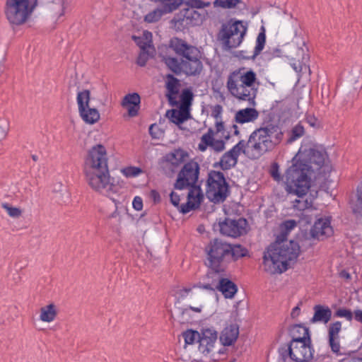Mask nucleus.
<instances>
[{
	"label": "nucleus",
	"instance_id": "1",
	"mask_svg": "<svg viewBox=\"0 0 362 362\" xmlns=\"http://www.w3.org/2000/svg\"><path fill=\"white\" fill-rule=\"evenodd\" d=\"M287 235V232L282 231L266 248L263 255L265 272L271 274H282L291 267V262H296L300 247L296 241H288Z\"/></svg>",
	"mask_w": 362,
	"mask_h": 362
},
{
	"label": "nucleus",
	"instance_id": "2",
	"mask_svg": "<svg viewBox=\"0 0 362 362\" xmlns=\"http://www.w3.org/2000/svg\"><path fill=\"white\" fill-rule=\"evenodd\" d=\"M84 173L89 186L97 192L110 190L113 186L107 166L105 147L102 144L93 146L85 159Z\"/></svg>",
	"mask_w": 362,
	"mask_h": 362
},
{
	"label": "nucleus",
	"instance_id": "3",
	"mask_svg": "<svg viewBox=\"0 0 362 362\" xmlns=\"http://www.w3.org/2000/svg\"><path fill=\"white\" fill-rule=\"evenodd\" d=\"M284 137L281 128L274 124L271 113L262 122V126L255 130L247 142V147L256 151L258 156L273 150Z\"/></svg>",
	"mask_w": 362,
	"mask_h": 362
},
{
	"label": "nucleus",
	"instance_id": "4",
	"mask_svg": "<svg viewBox=\"0 0 362 362\" xmlns=\"http://www.w3.org/2000/svg\"><path fill=\"white\" fill-rule=\"evenodd\" d=\"M291 162L292 165L285 173V189L288 194L296 195L303 199L311 187V177L308 174L313 171L300 157L296 158V154Z\"/></svg>",
	"mask_w": 362,
	"mask_h": 362
},
{
	"label": "nucleus",
	"instance_id": "5",
	"mask_svg": "<svg viewBox=\"0 0 362 362\" xmlns=\"http://www.w3.org/2000/svg\"><path fill=\"white\" fill-rule=\"evenodd\" d=\"M230 243L214 238L205 247L206 265L215 274H224L228 265Z\"/></svg>",
	"mask_w": 362,
	"mask_h": 362
},
{
	"label": "nucleus",
	"instance_id": "6",
	"mask_svg": "<svg viewBox=\"0 0 362 362\" xmlns=\"http://www.w3.org/2000/svg\"><path fill=\"white\" fill-rule=\"evenodd\" d=\"M247 27L243 21L230 18L226 23H223L218 34V38L223 43L226 50L236 48L242 43Z\"/></svg>",
	"mask_w": 362,
	"mask_h": 362
},
{
	"label": "nucleus",
	"instance_id": "7",
	"mask_svg": "<svg viewBox=\"0 0 362 362\" xmlns=\"http://www.w3.org/2000/svg\"><path fill=\"white\" fill-rule=\"evenodd\" d=\"M38 6V0H6L5 14L15 25L24 24Z\"/></svg>",
	"mask_w": 362,
	"mask_h": 362
},
{
	"label": "nucleus",
	"instance_id": "8",
	"mask_svg": "<svg viewBox=\"0 0 362 362\" xmlns=\"http://www.w3.org/2000/svg\"><path fill=\"white\" fill-rule=\"evenodd\" d=\"M206 196L214 203L223 202L230 193V185L223 173L210 170L206 182Z\"/></svg>",
	"mask_w": 362,
	"mask_h": 362
},
{
	"label": "nucleus",
	"instance_id": "9",
	"mask_svg": "<svg viewBox=\"0 0 362 362\" xmlns=\"http://www.w3.org/2000/svg\"><path fill=\"white\" fill-rule=\"evenodd\" d=\"M227 88L231 95L240 100L247 101L252 106L256 105L255 98L257 94V87H252L246 82H243L238 78L230 74L228 78Z\"/></svg>",
	"mask_w": 362,
	"mask_h": 362
},
{
	"label": "nucleus",
	"instance_id": "10",
	"mask_svg": "<svg viewBox=\"0 0 362 362\" xmlns=\"http://www.w3.org/2000/svg\"><path fill=\"white\" fill-rule=\"evenodd\" d=\"M204 16L196 10L185 6L177 13L170 23L176 31H183L189 27L198 26L202 24Z\"/></svg>",
	"mask_w": 362,
	"mask_h": 362
},
{
	"label": "nucleus",
	"instance_id": "11",
	"mask_svg": "<svg viewBox=\"0 0 362 362\" xmlns=\"http://www.w3.org/2000/svg\"><path fill=\"white\" fill-rule=\"evenodd\" d=\"M327 156L326 151L317 145H313L308 148L300 147L296 153V158L300 157L305 164L310 167L313 173L324 165Z\"/></svg>",
	"mask_w": 362,
	"mask_h": 362
},
{
	"label": "nucleus",
	"instance_id": "12",
	"mask_svg": "<svg viewBox=\"0 0 362 362\" xmlns=\"http://www.w3.org/2000/svg\"><path fill=\"white\" fill-rule=\"evenodd\" d=\"M200 173L199 164L194 160L184 163L181 170L177 175V178L173 185L174 189L178 190L186 189V187L190 183H194L199 180Z\"/></svg>",
	"mask_w": 362,
	"mask_h": 362
},
{
	"label": "nucleus",
	"instance_id": "13",
	"mask_svg": "<svg viewBox=\"0 0 362 362\" xmlns=\"http://www.w3.org/2000/svg\"><path fill=\"white\" fill-rule=\"evenodd\" d=\"M90 90H83L78 93L76 101L79 115L86 123L93 124L100 119V113L96 108L90 107Z\"/></svg>",
	"mask_w": 362,
	"mask_h": 362
},
{
	"label": "nucleus",
	"instance_id": "14",
	"mask_svg": "<svg viewBox=\"0 0 362 362\" xmlns=\"http://www.w3.org/2000/svg\"><path fill=\"white\" fill-rule=\"evenodd\" d=\"M248 222L245 218L238 220L225 218L218 221L219 231L222 235L237 238L247 233Z\"/></svg>",
	"mask_w": 362,
	"mask_h": 362
},
{
	"label": "nucleus",
	"instance_id": "15",
	"mask_svg": "<svg viewBox=\"0 0 362 362\" xmlns=\"http://www.w3.org/2000/svg\"><path fill=\"white\" fill-rule=\"evenodd\" d=\"M313 351L311 342L307 341L290 342L286 350L287 355L295 362H309L313 358Z\"/></svg>",
	"mask_w": 362,
	"mask_h": 362
},
{
	"label": "nucleus",
	"instance_id": "16",
	"mask_svg": "<svg viewBox=\"0 0 362 362\" xmlns=\"http://www.w3.org/2000/svg\"><path fill=\"white\" fill-rule=\"evenodd\" d=\"M193 53L184 55L182 59L183 73L187 76H199L203 70V64L200 60L201 53L198 48Z\"/></svg>",
	"mask_w": 362,
	"mask_h": 362
},
{
	"label": "nucleus",
	"instance_id": "17",
	"mask_svg": "<svg viewBox=\"0 0 362 362\" xmlns=\"http://www.w3.org/2000/svg\"><path fill=\"white\" fill-rule=\"evenodd\" d=\"M184 0H175L168 3H160L162 6L148 13L144 16V21L148 23H153L159 21L162 16L170 13L182 6Z\"/></svg>",
	"mask_w": 362,
	"mask_h": 362
},
{
	"label": "nucleus",
	"instance_id": "18",
	"mask_svg": "<svg viewBox=\"0 0 362 362\" xmlns=\"http://www.w3.org/2000/svg\"><path fill=\"white\" fill-rule=\"evenodd\" d=\"M333 234V229L329 218H318L315 221L309 232L308 238L323 240Z\"/></svg>",
	"mask_w": 362,
	"mask_h": 362
},
{
	"label": "nucleus",
	"instance_id": "19",
	"mask_svg": "<svg viewBox=\"0 0 362 362\" xmlns=\"http://www.w3.org/2000/svg\"><path fill=\"white\" fill-rule=\"evenodd\" d=\"M218 332L213 328L202 329L199 333V351L208 354L217 340Z\"/></svg>",
	"mask_w": 362,
	"mask_h": 362
},
{
	"label": "nucleus",
	"instance_id": "20",
	"mask_svg": "<svg viewBox=\"0 0 362 362\" xmlns=\"http://www.w3.org/2000/svg\"><path fill=\"white\" fill-rule=\"evenodd\" d=\"M165 88L167 93L165 95L169 104L174 107L178 106L179 102L176 100V96L179 93V87L180 86V80L173 74H168L165 76Z\"/></svg>",
	"mask_w": 362,
	"mask_h": 362
},
{
	"label": "nucleus",
	"instance_id": "21",
	"mask_svg": "<svg viewBox=\"0 0 362 362\" xmlns=\"http://www.w3.org/2000/svg\"><path fill=\"white\" fill-rule=\"evenodd\" d=\"M216 290L222 293L225 298L232 299L238 292V286L230 279L218 276Z\"/></svg>",
	"mask_w": 362,
	"mask_h": 362
},
{
	"label": "nucleus",
	"instance_id": "22",
	"mask_svg": "<svg viewBox=\"0 0 362 362\" xmlns=\"http://www.w3.org/2000/svg\"><path fill=\"white\" fill-rule=\"evenodd\" d=\"M141 98L137 93H128L122 99V106L127 107L128 115L134 117L138 115L140 109Z\"/></svg>",
	"mask_w": 362,
	"mask_h": 362
},
{
	"label": "nucleus",
	"instance_id": "23",
	"mask_svg": "<svg viewBox=\"0 0 362 362\" xmlns=\"http://www.w3.org/2000/svg\"><path fill=\"white\" fill-rule=\"evenodd\" d=\"M341 329V322L337 321L329 325L328 329V342L332 352L340 354V344L339 333Z\"/></svg>",
	"mask_w": 362,
	"mask_h": 362
},
{
	"label": "nucleus",
	"instance_id": "24",
	"mask_svg": "<svg viewBox=\"0 0 362 362\" xmlns=\"http://www.w3.org/2000/svg\"><path fill=\"white\" fill-rule=\"evenodd\" d=\"M292 339L290 342L302 343L303 341L311 342L309 328L303 324H295L288 329Z\"/></svg>",
	"mask_w": 362,
	"mask_h": 362
},
{
	"label": "nucleus",
	"instance_id": "25",
	"mask_svg": "<svg viewBox=\"0 0 362 362\" xmlns=\"http://www.w3.org/2000/svg\"><path fill=\"white\" fill-rule=\"evenodd\" d=\"M238 336L239 326L237 324H230L222 330L219 339L224 346H229L234 344Z\"/></svg>",
	"mask_w": 362,
	"mask_h": 362
},
{
	"label": "nucleus",
	"instance_id": "26",
	"mask_svg": "<svg viewBox=\"0 0 362 362\" xmlns=\"http://www.w3.org/2000/svg\"><path fill=\"white\" fill-rule=\"evenodd\" d=\"M266 43V34H265V30L264 27H262V31L259 33L257 40H256V45L255 47V49L253 52L252 55H246L247 52L246 51H239L236 56L239 58H242L244 59H255L257 56H258L262 51L263 50L264 45Z\"/></svg>",
	"mask_w": 362,
	"mask_h": 362
},
{
	"label": "nucleus",
	"instance_id": "27",
	"mask_svg": "<svg viewBox=\"0 0 362 362\" xmlns=\"http://www.w3.org/2000/svg\"><path fill=\"white\" fill-rule=\"evenodd\" d=\"M170 47L177 54L182 56V58L185 54H194L193 52H195L197 48L178 37H174L170 40Z\"/></svg>",
	"mask_w": 362,
	"mask_h": 362
},
{
	"label": "nucleus",
	"instance_id": "28",
	"mask_svg": "<svg viewBox=\"0 0 362 362\" xmlns=\"http://www.w3.org/2000/svg\"><path fill=\"white\" fill-rule=\"evenodd\" d=\"M259 117V112L252 107H246L236 112L234 121L238 124L254 122Z\"/></svg>",
	"mask_w": 362,
	"mask_h": 362
},
{
	"label": "nucleus",
	"instance_id": "29",
	"mask_svg": "<svg viewBox=\"0 0 362 362\" xmlns=\"http://www.w3.org/2000/svg\"><path fill=\"white\" fill-rule=\"evenodd\" d=\"M314 315L310 320V322L315 323L322 322L327 323L332 317V310L328 306L322 305H315L313 308Z\"/></svg>",
	"mask_w": 362,
	"mask_h": 362
},
{
	"label": "nucleus",
	"instance_id": "30",
	"mask_svg": "<svg viewBox=\"0 0 362 362\" xmlns=\"http://www.w3.org/2000/svg\"><path fill=\"white\" fill-rule=\"evenodd\" d=\"M189 156V153L182 148L175 149L173 152L167 153L163 157V160L170 163L173 166H178L181 163H183Z\"/></svg>",
	"mask_w": 362,
	"mask_h": 362
},
{
	"label": "nucleus",
	"instance_id": "31",
	"mask_svg": "<svg viewBox=\"0 0 362 362\" xmlns=\"http://www.w3.org/2000/svg\"><path fill=\"white\" fill-rule=\"evenodd\" d=\"M165 116L170 122L177 125H180L191 117L190 112L188 114L187 110L182 107H180L179 110L176 109L168 110Z\"/></svg>",
	"mask_w": 362,
	"mask_h": 362
},
{
	"label": "nucleus",
	"instance_id": "32",
	"mask_svg": "<svg viewBox=\"0 0 362 362\" xmlns=\"http://www.w3.org/2000/svg\"><path fill=\"white\" fill-rule=\"evenodd\" d=\"M235 78H238L243 82H246L247 84L252 87H257L255 86L257 78L256 73L252 70H246L245 68H240L237 71L232 73Z\"/></svg>",
	"mask_w": 362,
	"mask_h": 362
},
{
	"label": "nucleus",
	"instance_id": "33",
	"mask_svg": "<svg viewBox=\"0 0 362 362\" xmlns=\"http://www.w3.org/2000/svg\"><path fill=\"white\" fill-rule=\"evenodd\" d=\"M248 255V250L246 247L240 244L232 245L230 244L229 254H228V264L232 262H235L242 257Z\"/></svg>",
	"mask_w": 362,
	"mask_h": 362
},
{
	"label": "nucleus",
	"instance_id": "34",
	"mask_svg": "<svg viewBox=\"0 0 362 362\" xmlns=\"http://www.w3.org/2000/svg\"><path fill=\"white\" fill-rule=\"evenodd\" d=\"M194 95L191 88H186L182 90L180 95V106L187 110L189 114L190 108L193 103Z\"/></svg>",
	"mask_w": 362,
	"mask_h": 362
},
{
	"label": "nucleus",
	"instance_id": "35",
	"mask_svg": "<svg viewBox=\"0 0 362 362\" xmlns=\"http://www.w3.org/2000/svg\"><path fill=\"white\" fill-rule=\"evenodd\" d=\"M201 185L202 182H199V180L194 183L189 182V185L186 187V189H189L187 194L188 199H196L201 203L202 202L204 199V194Z\"/></svg>",
	"mask_w": 362,
	"mask_h": 362
},
{
	"label": "nucleus",
	"instance_id": "36",
	"mask_svg": "<svg viewBox=\"0 0 362 362\" xmlns=\"http://www.w3.org/2000/svg\"><path fill=\"white\" fill-rule=\"evenodd\" d=\"M310 198L305 199H295L293 202V207L299 211H303L313 207V200L317 197V191H313L310 189Z\"/></svg>",
	"mask_w": 362,
	"mask_h": 362
},
{
	"label": "nucleus",
	"instance_id": "37",
	"mask_svg": "<svg viewBox=\"0 0 362 362\" xmlns=\"http://www.w3.org/2000/svg\"><path fill=\"white\" fill-rule=\"evenodd\" d=\"M57 315L55 305L50 303L41 308L40 319L43 322H50L55 319Z\"/></svg>",
	"mask_w": 362,
	"mask_h": 362
},
{
	"label": "nucleus",
	"instance_id": "38",
	"mask_svg": "<svg viewBox=\"0 0 362 362\" xmlns=\"http://www.w3.org/2000/svg\"><path fill=\"white\" fill-rule=\"evenodd\" d=\"M349 205L354 214L362 215V189L359 185L355 197L351 198Z\"/></svg>",
	"mask_w": 362,
	"mask_h": 362
},
{
	"label": "nucleus",
	"instance_id": "39",
	"mask_svg": "<svg viewBox=\"0 0 362 362\" xmlns=\"http://www.w3.org/2000/svg\"><path fill=\"white\" fill-rule=\"evenodd\" d=\"M182 59L183 58L179 61L176 57H168L164 58V62L173 74L178 76L183 73Z\"/></svg>",
	"mask_w": 362,
	"mask_h": 362
},
{
	"label": "nucleus",
	"instance_id": "40",
	"mask_svg": "<svg viewBox=\"0 0 362 362\" xmlns=\"http://www.w3.org/2000/svg\"><path fill=\"white\" fill-rule=\"evenodd\" d=\"M305 134L304 127L299 122L295 127L292 128L290 132V136L287 139V144H291L298 139L303 136Z\"/></svg>",
	"mask_w": 362,
	"mask_h": 362
},
{
	"label": "nucleus",
	"instance_id": "41",
	"mask_svg": "<svg viewBox=\"0 0 362 362\" xmlns=\"http://www.w3.org/2000/svg\"><path fill=\"white\" fill-rule=\"evenodd\" d=\"M201 204V202L197 201L196 199H187V203L180 205L178 209L180 213H182V214H186L191 211L199 208Z\"/></svg>",
	"mask_w": 362,
	"mask_h": 362
},
{
	"label": "nucleus",
	"instance_id": "42",
	"mask_svg": "<svg viewBox=\"0 0 362 362\" xmlns=\"http://www.w3.org/2000/svg\"><path fill=\"white\" fill-rule=\"evenodd\" d=\"M185 341L187 344H193L196 339L199 340V332L192 329H188L182 333Z\"/></svg>",
	"mask_w": 362,
	"mask_h": 362
},
{
	"label": "nucleus",
	"instance_id": "43",
	"mask_svg": "<svg viewBox=\"0 0 362 362\" xmlns=\"http://www.w3.org/2000/svg\"><path fill=\"white\" fill-rule=\"evenodd\" d=\"M240 2L241 0H215L214 5V6H220L223 8H233Z\"/></svg>",
	"mask_w": 362,
	"mask_h": 362
},
{
	"label": "nucleus",
	"instance_id": "44",
	"mask_svg": "<svg viewBox=\"0 0 362 362\" xmlns=\"http://www.w3.org/2000/svg\"><path fill=\"white\" fill-rule=\"evenodd\" d=\"M182 5L185 6H188L189 8H192L194 10L195 8H203L204 7L209 6L210 3H205L202 0H184Z\"/></svg>",
	"mask_w": 362,
	"mask_h": 362
},
{
	"label": "nucleus",
	"instance_id": "45",
	"mask_svg": "<svg viewBox=\"0 0 362 362\" xmlns=\"http://www.w3.org/2000/svg\"><path fill=\"white\" fill-rule=\"evenodd\" d=\"M122 172L127 177H133L140 175L142 170L139 167L129 166L123 168Z\"/></svg>",
	"mask_w": 362,
	"mask_h": 362
},
{
	"label": "nucleus",
	"instance_id": "46",
	"mask_svg": "<svg viewBox=\"0 0 362 362\" xmlns=\"http://www.w3.org/2000/svg\"><path fill=\"white\" fill-rule=\"evenodd\" d=\"M189 310L194 311L196 313H201L202 312V308H196L192 306H189L187 308H182L180 312V322L181 323H185V322H188L189 318L187 317L186 316L189 317Z\"/></svg>",
	"mask_w": 362,
	"mask_h": 362
},
{
	"label": "nucleus",
	"instance_id": "47",
	"mask_svg": "<svg viewBox=\"0 0 362 362\" xmlns=\"http://www.w3.org/2000/svg\"><path fill=\"white\" fill-rule=\"evenodd\" d=\"M2 207L6 210L11 217L18 218L21 216L22 211L19 208L13 207L8 203H3Z\"/></svg>",
	"mask_w": 362,
	"mask_h": 362
},
{
	"label": "nucleus",
	"instance_id": "48",
	"mask_svg": "<svg viewBox=\"0 0 362 362\" xmlns=\"http://www.w3.org/2000/svg\"><path fill=\"white\" fill-rule=\"evenodd\" d=\"M212 275L216 274L214 272L211 274ZM211 278H214V276H211ZM216 284H217V279H213L211 283H206V284H202L199 283L197 285H194V287H199L202 289H205L207 291H215L216 290Z\"/></svg>",
	"mask_w": 362,
	"mask_h": 362
},
{
	"label": "nucleus",
	"instance_id": "49",
	"mask_svg": "<svg viewBox=\"0 0 362 362\" xmlns=\"http://www.w3.org/2000/svg\"><path fill=\"white\" fill-rule=\"evenodd\" d=\"M334 316L345 317L347 320L351 321L353 319V313L349 309L339 308L335 312Z\"/></svg>",
	"mask_w": 362,
	"mask_h": 362
},
{
	"label": "nucleus",
	"instance_id": "50",
	"mask_svg": "<svg viewBox=\"0 0 362 362\" xmlns=\"http://www.w3.org/2000/svg\"><path fill=\"white\" fill-rule=\"evenodd\" d=\"M269 173L274 180L280 181L282 180V177L279 173V165L277 163L274 162L272 164Z\"/></svg>",
	"mask_w": 362,
	"mask_h": 362
},
{
	"label": "nucleus",
	"instance_id": "51",
	"mask_svg": "<svg viewBox=\"0 0 362 362\" xmlns=\"http://www.w3.org/2000/svg\"><path fill=\"white\" fill-rule=\"evenodd\" d=\"M148 52L147 49L145 51H141L136 59L137 65L141 67L145 66L148 60Z\"/></svg>",
	"mask_w": 362,
	"mask_h": 362
},
{
	"label": "nucleus",
	"instance_id": "52",
	"mask_svg": "<svg viewBox=\"0 0 362 362\" xmlns=\"http://www.w3.org/2000/svg\"><path fill=\"white\" fill-rule=\"evenodd\" d=\"M150 135L153 139H159L163 132L160 129L156 124H152L148 128Z\"/></svg>",
	"mask_w": 362,
	"mask_h": 362
},
{
	"label": "nucleus",
	"instance_id": "53",
	"mask_svg": "<svg viewBox=\"0 0 362 362\" xmlns=\"http://www.w3.org/2000/svg\"><path fill=\"white\" fill-rule=\"evenodd\" d=\"M132 40L136 42V44L140 47L141 51L146 50L148 47H151L150 43L151 42V40L148 42H144V40L140 37L136 35H132Z\"/></svg>",
	"mask_w": 362,
	"mask_h": 362
},
{
	"label": "nucleus",
	"instance_id": "54",
	"mask_svg": "<svg viewBox=\"0 0 362 362\" xmlns=\"http://www.w3.org/2000/svg\"><path fill=\"white\" fill-rule=\"evenodd\" d=\"M305 122L315 129H320L321 127L320 122L314 115H306Z\"/></svg>",
	"mask_w": 362,
	"mask_h": 362
},
{
	"label": "nucleus",
	"instance_id": "55",
	"mask_svg": "<svg viewBox=\"0 0 362 362\" xmlns=\"http://www.w3.org/2000/svg\"><path fill=\"white\" fill-rule=\"evenodd\" d=\"M221 162L223 163V168L225 170H228L234 168L237 163H235L234 161L232 160L231 158L227 157L224 158V153L221 158Z\"/></svg>",
	"mask_w": 362,
	"mask_h": 362
},
{
	"label": "nucleus",
	"instance_id": "56",
	"mask_svg": "<svg viewBox=\"0 0 362 362\" xmlns=\"http://www.w3.org/2000/svg\"><path fill=\"white\" fill-rule=\"evenodd\" d=\"M225 144L223 140L214 139L211 148L216 152H221L225 149Z\"/></svg>",
	"mask_w": 362,
	"mask_h": 362
},
{
	"label": "nucleus",
	"instance_id": "57",
	"mask_svg": "<svg viewBox=\"0 0 362 362\" xmlns=\"http://www.w3.org/2000/svg\"><path fill=\"white\" fill-rule=\"evenodd\" d=\"M239 156V153L234 148V147L224 153V158H231L232 160L234 161L235 163H238Z\"/></svg>",
	"mask_w": 362,
	"mask_h": 362
},
{
	"label": "nucleus",
	"instance_id": "58",
	"mask_svg": "<svg viewBox=\"0 0 362 362\" xmlns=\"http://www.w3.org/2000/svg\"><path fill=\"white\" fill-rule=\"evenodd\" d=\"M223 112V107L221 105L217 104L212 108L211 116L215 119H218L221 117V115Z\"/></svg>",
	"mask_w": 362,
	"mask_h": 362
},
{
	"label": "nucleus",
	"instance_id": "59",
	"mask_svg": "<svg viewBox=\"0 0 362 362\" xmlns=\"http://www.w3.org/2000/svg\"><path fill=\"white\" fill-rule=\"evenodd\" d=\"M234 148L240 153H245V148L247 147V142H245L244 140H240L236 145H235Z\"/></svg>",
	"mask_w": 362,
	"mask_h": 362
},
{
	"label": "nucleus",
	"instance_id": "60",
	"mask_svg": "<svg viewBox=\"0 0 362 362\" xmlns=\"http://www.w3.org/2000/svg\"><path fill=\"white\" fill-rule=\"evenodd\" d=\"M170 199L171 204L174 206H175L177 208L180 207V196L177 193H175V192H172L170 194Z\"/></svg>",
	"mask_w": 362,
	"mask_h": 362
},
{
	"label": "nucleus",
	"instance_id": "61",
	"mask_svg": "<svg viewBox=\"0 0 362 362\" xmlns=\"http://www.w3.org/2000/svg\"><path fill=\"white\" fill-rule=\"evenodd\" d=\"M133 208L136 211H141L143 208V201L140 197H135L132 202Z\"/></svg>",
	"mask_w": 362,
	"mask_h": 362
},
{
	"label": "nucleus",
	"instance_id": "62",
	"mask_svg": "<svg viewBox=\"0 0 362 362\" xmlns=\"http://www.w3.org/2000/svg\"><path fill=\"white\" fill-rule=\"evenodd\" d=\"M297 223L295 220H287L284 222V226L285 228V232H287V233L293 229L296 226Z\"/></svg>",
	"mask_w": 362,
	"mask_h": 362
},
{
	"label": "nucleus",
	"instance_id": "63",
	"mask_svg": "<svg viewBox=\"0 0 362 362\" xmlns=\"http://www.w3.org/2000/svg\"><path fill=\"white\" fill-rule=\"evenodd\" d=\"M150 197L153 199L154 204H158L161 201L159 192L156 189H152L150 192Z\"/></svg>",
	"mask_w": 362,
	"mask_h": 362
},
{
	"label": "nucleus",
	"instance_id": "64",
	"mask_svg": "<svg viewBox=\"0 0 362 362\" xmlns=\"http://www.w3.org/2000/svg\"><path fill=\"white\" fill-rule=\"evenodd\" d=\"M214 138L211 137L208 135L203 134L201 137L202 142L204 143L208 146L211 147L212 144L214 143Z\"/></svg>",
	"mask_w": 362,
	"mask_h": 362
}]
</instances>
